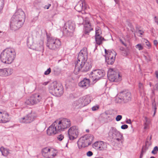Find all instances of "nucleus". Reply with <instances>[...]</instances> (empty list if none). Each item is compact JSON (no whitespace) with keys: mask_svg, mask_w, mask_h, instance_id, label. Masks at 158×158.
Listing matches in <instances>:
<instances>
[{"mask_svg":"<svg viewBox=\"0 0 158 158\" xmlns=\"http://www.w3.org/2000/svg\"><path fill=\"white\" fill-rule=\"evenodd\" d=\"M0 76H6V70L5 68L0 69Z\"/></svg>","mask_w":158,"mask_h":158,"instance_id":"obj_34","label":"nucleus"},{"mask_svg":"<svg viewBox=\"0 0 158 158\" xmlns=\"http://www.w3.org/2000/svg\"><path fill=\"white\" fill-rule=\"evenodd\" d=\"M75 25L74 22L72 21H69L65 24L63 30V33L66 36H71L75 30Z\"/></svg>","mask_w":158,"mask_h":158,"instance_id":"obj_7","label":"nucleus"},{"mask_svg":"<svg viewBox=\"0 0 158 158\" xmlns=\"http://www.w3.org/2000/svg\"><path fill=\"white\" fill-rule=\"evenodd\" d=\"M105 74L104 70L98 69L93 70L89 74V77L95 82L97 81L103 77Z\"/></svg>","mask_w":158,"mask_h":158,"instance_id":"obj_9","label":"nucleus"},{"mask_svg":"<svg viewBox=\"0 0 158 158\" xmlns=\"http://www.w3.org/2000/svg\"><path fill=\"white\" fill-rule=\"evenodd\" d=\"M120 42L122 43V44L123 45H124V46H125V47H126L127 46V45L122 40H121V39H120Z\"/></svg>","mask_w":158,"mask_h":158,"instance_id":"obj_50","label":"nucleus"},{"mask_svg":"<svg viewBox=\"0 0 158 158\" xmlns=\"http://www.w3.org/2000/svg\"><path fill=\"white\" fill-rule=\"evenodd\" d=\"M150 158H155L154 156H151V157Z\"/></svg>","mask_w":158,"mask_h":158,"instance_id":"obj_63","label":"nucleus"},{"mask_svg":"<svg viewBox=\"0 0 158 158\" xmlns=\"http://www.w3.org/2000/svg\"><path fill=\"white\" fill-rule=\"evenodd\" d=\"M8 114L6 111H0V123H6L9 121Z\"/></svg>","mask_w":158,"mask_h":158,"instance_id":"obj_20","label":"nucleus"},{"mask_svg":"<svg viewBox=\"0 0 158 158\" xmlns=\"http://www.w3.org/2000/svg\"><path fill=\"white\" fill-rule=\"evenodd\" d=\"M43 156L44 158H53L56 155L53 151L48 148H43L42 151Z\"/></svg>","mask_w":158,"mask_h":158,"instance_id":"obj_16","label":"nucleus"},{"mask_svg":"<svg viewBox=\"0 0 158 158\" xmlns=\"http://www.w3.org/2000/svg\"><path fill=\"white\" fill-rule=\"evenodd\" d=\"M153 43H154V45H155L156 46V45L158 44V41H157V40H155L153 41Z\"/></svg>","mask_w":158,"mask_h":158,"instance_id":"obj_49","label":"nucleus"},{"mask_svg":"<svg viewBox=\"0 0 158 158\" xmlns=\"http://www.w3.org/2000/svg\"><path fill=\"white\" fill-rule=\"evenodd\" d=\"M155 89L156 90H158V83L157 84H155Z\"/></svg>","mask_w":158,"mask_h":158,"instance_id":"obj_51","label":"nucleus"},{"mask_svg":"<svg viewBox=\"0 0 158 158\" xmlns=\"http://www.w3.org/2000/svg\"><path fill=\"white\" fill-rule=\"evenodd\" d=\"M73 105L75 107L78 106H82V100L81 98L77 100L74 101L73 102Z\"/></svg>","mask_w":158,"mask_h":158,"instance_id":"obj_26","label":"nucleus"},{"mask_svg":"<svg viewBox=\"0 0 158 158\" xmlns=\"http://www.w3.org/2000/svg\"><path fill=\"white\" fill-rule=\"evenodd\" d=\"M154 111H156V106H154Z\"/></svg>","mask_w":158,"mask_h":158,"instance_id":"obj_60","label":"nucleus"},{"mask_svg":"<svg viewBox=\"0 0 158 158\" xmlns=\"http://www.w3.org/2000/svg\"><path fill=\"white\" fill-rule=\"evenodd\" d=\"M120 135V132L118 131L116 128L113 127H111L108 132V135L109 137L112 138H115V137H117L118 135Z\"/></svg>","mask_w":158,"mask_h":158,"instance_id":"obj_21","label":"nucleus"},{"mask_svg":"<svg viewBox=\"0 0 158 158\" xmlns=\"http://www.w3.org/2000/svg\"><path fill=\"white\" fill-rule=\"evenodd\" d=\"M152 153L154 154H156V153H157V152H156V151H154V150H153L152 151Z\"/></svg>","mask_w":158,"mask_h":158,"instance_id":"obj_59","label":"nucleus"},{"mask_svg":"<svg viewBox=\"0 0 158 158\" xmlns=\"http://www.w3.org/2000/svg\"><path fill=\"white\" fill-rule=\"evenodd\" d=\"M85 8V3L84 0H81L75 7V9L78 12L81 11Z\"/></svg>","mask_w":158,"mask_h":158,"instance_id":"obj_22","label":"nucleus"},{"mask_svg":"<svg viewBox=\"0 0 158 158\" xmlns=\"http://www.w3.org/2000/svg\"><path fill=\"white\" fill-rule=\"evenodd\" d=\"M104 40V39L101 36H99L95 37V40L96 44H97L100 45L102 43V40Z\"/></svg>","mask_w":158,"mask_h":158,"instance_id":"obj_27","label":"nucleus"},{"mask_svg":"<svg viewBox=\"0 0 158 158\" xmlns=\"http://www.w3.org/2000/svg\"><path fill=\"white\" fill-rule=\"evenodd\" d=\"M44 41L42 40H40L38 41L36 44H34V48L33 49L43 52L44 51Z\"/></svg>","mask_w":158,"mask_h":158,"instance_id":"obj_19","label":"nucleus"},{"mask_svg":"<svg viewBox=\"0 0 158 158\" xmlns=\"http://www.w3.org/2000/svg\"><path fill=\"white\" fill-rule=\"evenodd\" d=\"M144 120H145V125H149L150 122L148 120V118L147 117H144Z\"/></svg>","mask_w":158,"mask_h":158,"instance_id":"obj_39","label":"nucleus"},{"mask_svg":"<svg viewBox=\"0 0 158 158\" xmlns=\"http://www.w3.org/2000/svg\"><path fill=\"white\" fill-rule=\"evenodd\" d=\"M50 93L57 97L61 96L63 93V88L62 85L56 81L50 83L48 86Z\"/></svg>","mask_w":158,"mask_h":158,"instance_id":"obj_4","label":"nucleus"},{"mask_svg":"<svg viewBox=\"0 0 158 158\" xmlns=\"http://www.w3.org/2000/svg\"><path fill=\"white\" fill-rule=\"evenodd\" d=\"M138 32L141 35H142L143 34V32L141 31L140 30H139L138 31Z\"/></svg>","mask_w":158,"mask_h":158,"instance_id":"obj_57","label":"nucleus"},{"mask_svg":"<svg viewBox=\"0 0 158 158\" xmlns=\"http://www.w3.org/2000/svg\"><path fill=\"white\" fill-rule=\"evenodd\" d=\"M93 139V136L91 135H86L81 137L77 142L79 148H85L90 145Z\"/></svg>","mask_w":158,"mask_h":158,"instance_id":"obj_6","label":"nucleus"},{"mask_svg":"<svg viewBox=\"0 0 158 158\" xmlns=\"http://www.w3.org/2000/svg\"><path fill=\"white\" fill-rule=\"evenodd\" d=\"M57 138L59 141H61L64 138V136L63 135L60 134L58 136Z\"/></svg>","mask_w":158,"mask_h":158,"instance_id":"obj_40","label":"nucleus"},{"mask_svg":"<svg viewBox=\"0 0 158 158\" xmlns=\"http://www.w3.org/2000/svg\"><path fill=\"white\" fill-rule=\"evenodd\" d=\"M37 116L36 113L33 111H31L25 116L19 119V121L21 123H30L34 121Z\"/></svg>","mask_w":158,"mask_h":158,"instance_id":"obj_13","label":"nucleus"},{"mask_svg":"<svg viewBox=\"0 0 158 158\" xmlns=\"http://www.w3.org/2000/svg\"><path fill=\"white\" fill-rule=\"evenodd\" d=\"M116 139L118 141H121L123 139L122 135L120 133V135H118L117 137H115Z\"/></svg>","mask_w":158,"mask_h":158,"instance_id":"obj_36","label":"nucleus"},{"mask_svg":"<svg viewBox=\"0 0 158 158\" xmlns=\"http://www.w3.org/2000/svg\"><path fill=\"white\" fill-rule=\"evenodd\" d=\"M48 83V82H45L42 83V84L44 85H47Z\"/></svg>","mask_w":158,"mask_h":158,"instance_id":"obj_56","label":"nucleus"},{"mask_svg":"<svg viewBox=\"0 0 158 158\" xmlns=\"http://www.w3.org/2000/svg\"><path fill=\"white\" fill-rule=\"evenodd\" d=\"M139 89L141 94L144 93V87L143 84L140 82H139Z\"/></svg>","mask_w":158,"mask_h":158,"instance_id":"obj_31","label":"nucleus"},{"mask_svg":"<svg viewBox=\"0 0 158 158\" xmlns=\"http://www.w3.org/2000/svg\"><path fill=\"white\" fill-rule=\"evenodd\" d=\"M156 111H154V114L153 115V116H155L156 113Z\"/></svg>","mask_w":158,"mask_h":158,"instance_id":"obj_61","label":"nucleus"},{"mask_svg":"<svg viewBox=\"0 0 158 158\" xmlns=\"http://www.w3.org/2000/svg\"><path fill=\"white\" fill-rule=\"evenodd\" d=\"M51 72V69L50 68H48L44 73L45 75H47L49 74Z\"/></svg>","mask_w":158,"mask_h":158,"instance_id":"obj_42","label":"nucleus"},{"mask_svg":"<svg viewBox=\"0 0 158 158\" xmlns=\"http://www.w3.org/2000/svg\"><path fill=\"white\" fill-rule=\"evenodd\" d=\"M126 123L128 124H131V121L130 119H129L126 121Z\"/></svg>","mask_w":158,"mask_h":158,"instance_id":"obj_55","label":"nucleus"},{"mask_svg":"<svg viewBox=\"0 0 158 158\" xmlns=\"http://www.w3.org/2000/svg\"><path fill=\"white\" fill-rule=\"evenodd\" d=\"M51 6L50 4H48V5H45L44 7V8H46L47 9H48L49 7Z\"/></svg>","mask_w":158,"mask_h":158,"instance_id":"obj_48","label":"nucleus"},{"mask_svg":"<svg viewBox=\"0 0 158 158\" xmlns=\"http://www.w3.org/2000/svg\"><path fill=\"white\" fill-rule=\"evenodd\" d=\"M71 126V122L69 119L63 118L60 120H56L48 128L47 133L48 135H53L64 131Z\"/></svg>","mask_w":158,"mask_h":158,"instance_id":"obj_1","label":"nucleus"},{"mask_svg":"<svg viewBox=\"0 0 158 158\" xmlns=\"http://www.w3.org/2000/svg\"><path fill=\"white\" fill-rule=\"evenodd\" d=\"M99 108V107L98 106H93L92 108V110L93 111H96Z\"/></svg>","mask_w":158,"mask_h":158,"instance_id":"obj_44","label":"nucleus"},{"mask_svg":"<svg viewBox=\"0 0 158 158\" xmlns=\"http://www.w3.org/2000/svg\"><path fill=\"white\" fill-rule=\"evenodd\" d=\"M128 125L126 124L122 125L121 127V128L123 129H127L128 128Z\"/></svg>","mask_w":158,"mask_h":158,"instance_id":"obj_46","label":"nucleus"},{"mask_svg":"<svg viewBox=\"0 0 158 158\" xmlns=\"http://www.w3.org/2000/svg\"><path fill=\"white\" fill-rule=\"evenodd\" d=\"M25 19L24 12L21 9L17 10L11 19L10 23L11 29L14 31L18 30L23 25Z\"/></svg>","mask_w":158,"mask_h":158,"instance_id":"obj_2","label":"nucleus"},{"mask_svg":"<svg viewBox=\"0 0 158 158\" xmlns=\"http://www.w3.org/2000/svg\"><path fill=\"white\" fill-rule=\"evenodd\" d=\"M82 100V106H85L89 104L91 102V98L89 95H87L81 98Z\"/></svg>","mask_w":158,"mask_h":158,"instance_id":"obj_24","label":"nucleus"},{"mask_svg":"<svg viewBox=\"0 0 158 158\" xmlns=\"http://www.w3.org/2000/svg\"><path fill=\"white\" fill-rule=\"evenodd\" d=\"M107 76L108 78L111 81L118 82L121 80V76L119 73L114 71L112 69H109Z\"/></svg>","mask_w":158,"mask_h":158,"instance_id":"obj_10","label":"nucleus"},{"mask_svg":"<svg viewBox=\"0 0 158 158\" xmlns=\"http://www.w3.org/2000/svg\"><path fill=\"white\" fill-rule=\"evenodd\" d=\"M88 58V53L87 49L86 48H83L79 53L77 59L76 61L82 63L86 64V62H91L87 60Z\"/></svg>","mask_w":158,"mask_h":158,"instance_id":"obj_12","label":"nucleus"},{"mask_svg":"<svg viewBox=\"0 0 158 158\" xmlns=\"http://www.w3.org/2000/svg\"><path fill=\"white\" fill-rule=\"evenodd\" d=\"M41 96L38 94L31 95L30 97L26 99L24 102L26 105L32 106L37 104L41 101Z\"/></svg>","mask_w":158,"mask_h":158,"instance_id":"obj_8","label":"nucleus"},{"mask_svg":"<svg viewBox=\"0 0 158 158\" xmlns=\"http://www.w3.org/2000/svg\"><path fill=\"white\" fill-rule=\"evenodd\" d=\"M119 98L123 100L124 102H127L130 101L131 99V95L130 92H123L119 94Z\"/></svg>","mask_w":158,"mask_h":158,"instance_id":"obj_17","label":"nucleus"},{"mask_svg":"<svg viewBox=\"0 0 158 158\" xmlns=\"http://www.w3.org/2000/svg\"><path fill=\"white\" fill-rule=\"evenodd\" d=\"M91 67V62H86V64H83L76 61L75 62V67L74 72L75 74H77L80 71L83 72L88 71Z\"/></svg>","mask_w":158,"mask_h":158,"instance_id":"obj_5","label":"nucleus"},{"mask_svg":"<svg viewBox=\"0 0 158 158\" xmlns=\"http://www.w3.org/2000/svg\"><path fill=\"white\" fill-rule=\"evenodd\" d=\"M154 151H156L158 150V148L157 146H155L153 148Z\"/></svg>","mask_w":158,"mask_h":158,"instance_id":"obj_52","label":"nucleus"},{"mask_svg":"<svg viewBox=\"0 0 158 158\" xmlns=\"http://www.w3.org/2000/svg\"><path fill=\"white\" fill-rule=\"evenodd\" d=\"M84 29L85 32L89 33L91 31L93 30V29L91 28L90 24L89 23L88 21L87 22V24H86V25L84 26Z\"/></svg>","mask_w":158,"mask_h":158,"instance_id":"obj_28","label":"nucleus"},{"mask_svg":"<svg viewBox=\"0 0 158 158\" xmlns=\"http://www.w3.org/2000/svg\"><path fill=\"white\" fill-rule=\"evenodd\" d=\"M86 131L87 132H89V130H86Z\"/></svg>","mask_w":158,"mask_h":158,"instance_id":"obj_62","label":"nucleus"},{"mask_svg":"<svg viewBox=\"0 0 158 158\" xmlns=\"http://www.w3.org/2000/svg\"><path fill=\"white\" fill-rule=\"evenodd\" d=\"M150 86H151V83H150Z\"/></svg>","mask_w":158,"mask_h":158,"instance_id":"obj_64","label":"nucleus"},{"mask_svg":"<svg viewBox=\"0 0 158 158\" xmlns=\"http://www.w3.org/2000/svg\"><path fill=\"white\" fill-rule=\"evenodd\" d=\"M145 42L146 44V45L148 47V48H149L151 47V44L149 42L148 40H146Z\"/></svg>","mask_w":158,"mask_h":158,"instance_id":"obj_47","label":"nucleus"},{"mask_svg":"<svg viewBox=\"0 0 158 158\" xmlns=\"http://www.w3.org/2000/svg\"><path fill=\"white\" fill-rule=\"evenodd\" d=\"M149 125H145V124H144V129H146L148 128V127Z\"/></svg>","mask_w":158,"mask_h":158,"instance_id":"obj_58","label":"nucleus"},{"mask_svg":"<svg viewBox=\"0 0 158 158\" xmlns=\"http://www.w3.org/2000/svg\"><path fill=\"white\" fill-rule=\"evenodd\" d=\"M105 52L106 54V60L108 64H112L115 60L116 55V52L113 50L107 51L105 49Z\"/></svg>","mask_w":158,"mask_h":158,"instance_id":"obj_14","label":"nucleus"},{"mask_svg":"<svg viewBox=\"0 0 158 158\" xmlns=\"http://www.w3.org/2000/svg\"><path fill=\"white\" fill-rule=\"evenodd\" d=\"M79 20H80L82 21V22H80V23H79L80 24H84V26H86V24H87V22L88 21V22L89 23V24H90L89 23V21L88 20V19L87 18L85 19L84 22L83 21V19H82V17L80 18H79Z\"/></svg>","mask_w":158,"mask_h":158,"instance_id":"obj_33","label":"nucleus"},{"mask_svg":"<svg viewBox=\"0 0 158 158\" xmlns=\"http://www.w3.org/2000/svg\"><path fill=\"white\" fill-rule=\"evenodd\" d=\"M86 155L87 156L90 157L93 155V153L91 151H89L87 152Z\"/></svg>","mask_w":158,"mask_h":158,"instance_id":"obj_45","label":"nucleus"},{"mask_svg":"<svg viewBox=\"0 0 158 158\" xmlns=\"http://www.w3.org/2000/svg\"><path fill=\"white\" fill-rule=\"evenodd\" d=\"M95 32V37L101 36V35L102 34V31L99 27L96 28Z\"/></svg>","mask_w":158,"mask_h":158,"instance_id":"obj_32","label":"nucleus"},{"mask_svg":"<svg viewBox=\"0 0 158 158\" xmlns=\"http://www.w3.org/2000/svg\"><path fill=\"white\" fill-rule=\"evenodd\" d=\"M89 33L88 32H85L83 34L82 37L85 38H88L89 37Z\"/></svg>","mask_w":158,"mask_h":158,"instance_id":"obj_41","label":"nucleus"},{"mask_svg":"<svg viewBox=\"0 0 158 158\" xmlns=\"http://www.w3.org/2000/svg\"><path fill=\"white\" fill-rule=\"evenodd\" d=\"M61 44L60 41L58 40L52 38H48L46 46L49 49L55 50L59 47Z\"/></svg>","mask_w":158,"mask_h":158,"instance_id":"obj_11","label":"nucleus"},{"mask_svg":"<svg viewBox=\"0 0 158 158\" xmlns=\"http://www.w3.org/2000/svg\"><path fill=\"white\" fill-rule=\"evenodd\" d=\"M6 70V76L11 75L13 72V69L10 68H5Z\"/></svg>","mask_w":158,"mask_h":158,"instance_id":"obj_30","label":"nucleus"},{"mask_svg":"<svg viewBox=\"0 0 158 158\" xmlns=\"http://www.w3.org/2000/svg\"><path fill=\"white\" fill-rule=\"evenodd\" d=\"M4 5V0H0V12L2 9Z\"/></svg>","mask_w":158,"mask_h":158,"instance_id":"obj_38","label":"nucleus"},{"mask_svg":"<svg viewBox=\"0 0 158 158\" xmlns=\"http://www.w3.org/2000/svg\"><path fill=\"white\" fill-rule=\"evenodd\" d=\"M15 56V50L13 49L8 48L5 49L1 53L0 59L3 63L10 64L13 61Z\"/></svg>","mask_w":158,"mask_h":158,"instance_id":"obj_3","label":"nucleus"},{"mask_svg":"<svg viewBox=\"0 0 158 158\" xmlns=\"http://www.w3.org/2000/svg\"><path fill=\"white\" fill-rule=\"evenodd\" d=\"M155 74L156 75V77L157 78H158V71H156L155 72Z\"/></svg>","mask_w":158,"mask_h":158,"instance_id":"obj_54","label":"nucleus"},{"mask_svg":"<svg viewBox=\"0 0 158 158\" xmlns=\"http://www.w3.org/2000/svg\"><path fill=\"white\" fill-rule=\"evenodd\" d=\"M135 47L137 49H138L139 50H142L143 48V46H142L140 44H138L136 45Z\"/></svg>","mask_w":158,"mask_h":158,"instance_id":"obj_37","label":"nucleus"},{"mask_svg":"<svg viewBox=\"0 0 158 158\" xmlns=\"http://www.w3.org/2000/svg\"><path fill=\"white\" fill-rule=\"evenodd\" d=\"M79 130L77 127L73 126L69 128L68 131L69 138L70 140L76 139L79 135Z\"/></svg>","mask_w":158,"mask_h":158,"instance_id":"obj_15","label":"nucleus"},{"mask_svg":"<svg viewBox=\"0 0 158 158\" xmlns=\"http://www.w3.org/2000/svg\"><path fill=\"white\" fill-rule=\"evenodd\" d=\"M90 81L89 79L85 78L79 83V85L84 89H87L89 86Z\"/></svg>","mask_w":158,"mask_h":158,"instance_id":"obj_23","label":"nucleus"},{"mask_svg":"<svg viewBox=\"0 0 158 158\" xmlns=\"http://www.w3.org/2000/svg\"><path fill=\"white\" fill-rule=\"evenodd\" d=\"M93 147L96 150H103L106 148V144L102 141H97L93 144Z\"/></svg>","mask_w":158,"mask_h":158,"instance_id":"obj_18","label":"nucleus"},{"mask_svg":"<svg viewBox=\"0 0 158 158\" xmlns=\"http://www.w3.org/2000/svg\"><path fill=\"white\" fill-rule=\"evenodd\" d=\"M143 151L142 150V151L141 153V154L140 155L139 158H142V157H143Z\"/></svg>","mask_w":158,"mask_h":158,"instance_id":"obj_53","label":"nucleus"},{"mask_svg":"<svg viewBox=\"0 0 158 158\" xmlns=\"http://www.w3.org/2000/svg\"><path fill=\"white\" fill-rule=\"evenodd\" d=\"M152 139V136L150 137L149 140H147L145 142V146L147 148H148L149 146H150L152 144L151 140Z\"/></svg>","mask_w":158,"mask_h":158,"instance_id":"obj_35","label":"nucleus"},{"mask_svg":"<svg viewBox=\"0 0 158 158\" xmlns=\"http://www.w3.org/2000/svg\"><path fill=\"white\" fill-rule=\"evenodd\" d=\"M122 118V116L121 115H118L116 118V120L117 121H119Z\"/></svg>","mask_w":158,"mask_h":158,"instance_id":"obj_43","label":"nucleus"},{"mask_svg":"<svg viewBox=\"0 0 158 158\" xmlns=\"http://www.w3.org/2000/svg\"><path fill=\"white\" fill-rule=\"evenodd\" d=\"M27 46L29 48L32 49L34 48V44H33L32 40H28L27 42Z\"/></svg>","mask_w":158,"mask_h":158,"instance_id":"obj_29","label":"nucleus"},{"mask_svg":"<svg viewBox=\"0 0 158 158\" xmlns=\"http://www.w3.org/2000/svg\"><path fill=\"white\" fill-rule=\"evenodd\" d=\"M0 151L1 152L2 155L5 156H7L10 153L9 149L2 147L0 148Z\"/></svg>","mask_w":158,"mask_h":158,"instance_id":"obj_25","label":"nucleus"}]
</instances>
